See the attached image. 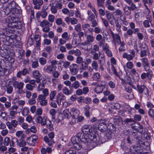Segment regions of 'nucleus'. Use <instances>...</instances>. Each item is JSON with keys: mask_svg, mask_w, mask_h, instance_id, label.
I'll return each mask as SVG.
<instances>
[{"mask_svg": "<svg viewBox=\"0 0 154 154\" xmlns=\"http://www.w3.org/2000/svg\"><path fill=\"white\" fill-rule=\"evenodd\" d=\"M21 11L16 8L11 10L8 14L9 15L7 20L8 21V26L12 28H16L17 26V21L20 15Z\"/></svg>", "mask_w": 154, "mask_h": 154, "instance_id": "1", "label": "nucleus"}, {"mask_svg": "<svg viewBox=\"0 0 154 154\" xmlns=\"http://www.w3.org/2000/svg\"><path fill=\"white\" fill-rule=\"evenodd\" d=\"M81 134L79 137L80 141L84 143H87L90 140L93 142L97 143L98 142L99 137L94 134H91L88 135L86 134L80 133Z\"/></svg>", "mask_w": 154, "mask_h": 154, "instance_id": "2", "label": "nucleus"}, {"mask_svg": "<svg viewBox=\"0 0 154 154\" xmlns=\"http://www.w3.org/2000/svg\"><path fill=\"white\" fill-rule=\"evenodd\" d=\"M48 138L47 136H45L44 137V141L49 146H51L53 143H54L53 138L54 137V132H51L48 134Z\"/></svg>", "mask_w": 154, "mask_h": 154, "instance_id": "3", "label": "nucleus"}, {"mask_svg": "<svg viewBox=\"0 0 154 154\" xmlns=\"http://www.w3.org/2000/svg\"><path fill=\"white\" fill-rule=\"evenodd\" d=\"M48 7L45 8H42L41 11H38L36 14V17L37 18H39L40 17L43 18H46L48 14V12L46 10L48 9Z\"/></svg>", "mask_w": 154, "mask_h": 154, "instance_id": "4", "label": "nucleus"}, {"mask_svg": "<svg viewBox=\"0 0 154 154\" xmlns=\"http://www.w3.org/2000/svg\"><path fill=\"white\" fill-rule=\"evenodd\" d=\"M137 90L139 93L141 94L144 93L146 96L149 95L148 90L145 85H137Z\"/></svg>", "mask_w": 154, "mask_h": 154, "instance_id": "5", "label": "nucleus"}, {"mask_svg": "<svg viewBox=\"0 0 154 154\" xmlns=\"http://www.w3.org/2000/svg\"><path fill=\"white\" fill-rule=\"evenodd\" d=\"M37 139V136L34 135L27 138L26 142L29 145L34 146L35 145Z\"/></svg>", "mask_w": 154, "mask_h": 154, "instance_id": "6", "label": "nucleus"}, {"mask_svg": "<svg viewBox=\"0 0 154 154\" xmlns=\"http://www.w3.org/2000/svg\"><path fill=\"white\" fill-rule=\"evenodd\" d=\"M14 8H16V3L14 2L13 1L8 3L6 7L5 11H4L5 14L8 15V12H9L11 10Z\"/></svg>", "mask_w": 154, "mask_h": 154, "instance_id": "7", "label": "nucleus"}, {"mask_svg": "<svg viewBox=\"0 0 154 154\" xmlns=\"http://www.w3.org/2000/svg\"><path fill=\"white\" fill-rule=\"evenodd\" d=\"M98 123H99L98 129L102 132L105 131L107 129V127L105 121L103 120H100L98 121Z\"/></svg>", "mask_w": 154, "mask_h": 154, "instance_id": "8", "label": "nucleus"}, {"mask_svg": "<svg viewBox=\"0 0 154 154\" xmlns=\"http://www.w3.org/2000/svg\"><path fill=\"white\" fill-rule=\"evenodd\" d=\"M46 97L43 96L42 94H39L38 96L37 100L41 106L46 105L48 104V101Z\"/></svg>", "mask_w": 154, "mask_h": 154, "instance_id": "9", "label": "nucleus"}, {"mask_svg": "<svg viewBox=\"0 0 154 154\" xmlns=\"http://www.w3.org/2000/svg\"><path fill=\"white\" fill-rule=\"evenodd\" d=\"M79 70V66L76 64L73 63L70 66L69 71L71 74L75 75H76Z\"/></svg>", "mask_w": 154, "mask_h": 154, "instance_id": "10", "label": "nucleus"}, {"mask_svg": "<svg viewBox=\"0 0 154 154\" xmlns=\"http://www.w3.org/2000/svg\"><path fill=\"white\" fill-rule=\"evenodd\" d=\"M130 154H142L141 148L138 146H132L130 148Z\"/></svg>", "mask_w": 154, "mask_h": 154, "instance_id": "11", "label": "nucleus"}, {"mask_svg": "<svg viewBox=\"0 0 154 154\" xmlns=\"http://www.w3.org/2000/svg\"><path fill=\"white\" fill-rule=\"evenodd\" d=\"M32 77L36 79V82L38 83L40 82L41 79L40 77L42 75L39 71L38 70H34L32 72Z\"/></svg>", "mask_w": 154, "mask_h": 154, "instance_id": "12", "label": "nucleus"}, {"mask_svg": "<svg viewBox=\"0 0 154 154\" xmlns=\"http://www.w3.org/2000/svg\"><path fill=\"white\" fill-rule=\"evenodd\" d=\"M13 86L18 90L20 91L22 90L24 87V84L23 82L21 81H15L13 82Z\"/></svg>", "mask_w": 154, "mask_h": 154, "instance_id": "13", "label": "nucleus"}, {"mask_svg": "<svg viewBox=\"0 0 154 154\" xmlns=\"http://www.w3.org/2000/svg\"><path fill=\"white\" fill-rule=\"evenodd\" d=\"M110 33L111 35L113 41L116 42L117 43L122 41L120 37L119 34H114L111 30L110 31Z\"/></svg>", "mask_w": 154, "mask_h": 154, "instance_id": "14", "label": "nucleus"}, {"mask_svg": "<svg viewBox=\"0 0 154 154\" xmlns=\"http://www.w3.org/2000/svg\"><path fill=\"white\" fill-rule=\"evenodd\" d=\"M57 102L59 105L61 104V102L62 100H65L66 99V97L65 95L62 93H58L57 96Z\"/></svg>", "mask_w": 154, "mask_h": 154, "instance_id": "15", "label": "nucleus"}, {"mask_svg": "<svg viewBox=\"0 0 154 154\" xmlns=\"http://www.w3.org/2000/svg\"><path fill=\"white\" fill-rule=\"evenodd\" d=\"M92 129L89 127L88 125H85L83 126L82 128V131L83 133L86 134H94V133L92 132Z\"/></svg>", "mask_w": 154, "mask_h": 154, "instance_id": "16", "label": "nucleus"}, {"mask_svg": "<svg viewBox=\"0 0 154 154\" xmlns=\"http://www.w3.org/2000/svg\"><path fill=\"white\" fill-rule=\"evenodd\" d=\"M32 3L34 5V8L38 10L40 8V6L43 4V0H32Z\"/></svg>", "mask_w": 154, "mask_h": 154, "instance_id": "17", "label": "nucleus"}, {"mask_svg": "<svg viewBox=\"0 0 154 154\" xmlns=\"http://www.w3.org/2000/svg\"><path fill=\"white\" fill-rule=\"evenodd\" d=\"M79 114L80 112L78 109L75 108H72L71 111L70 112V115L73 118L76 119L77 118H78Z\"/></svg>", "mask_w": 154, "mask_h": 154, "instance_id": "18", "label": "nucleus"}, {"mask_svg": "<svg viewBox=\"0 0 154 154\" xmlns=\"http://www.w3.org/2000/svg\"><path fill=\"white\" fill-rule=\"evenodd\" d=\"M141 61L144 69H148L149 65L148 59L146 57H144L141 59Z\"/></svg>", "mask_w": 154, "mask_h": 154, "instance_id": "19", "label": "nucleus"}, {"mask_svg": "<svg viewBox=\"0 0 154 154\" xmlns=\"http://www.w3.org/2000/svg\"><path fill=\"white\" fill-rule=\"evenodd\" d=\"M81 42V39L77 34L75 35L72 38V43L76 45H78Z\"/></svg>", "mask_w": 154, "mask_h": 154, "instance_id": "20", "label": "nucleus"}, {"mask_svg": "<svg viewBox=\"0 0 154 154\" xmlns=\"http://www.w3.org/2000/svg\"><path fill=\"white\" fill-rule=\"evenodd\" d=\"M6 125L8 128H12V127L15 128L18 125L17 120H13L11 122H8L6 123Z\"/></svg>", "mask_w": 154, "mask_h": 154, "instance_id": "21", "label": "nucleus"}, {"mask_svg": "<svg viewBox=\"0 0 154 154\" xmlns=\"http://www.w3.org/2000/svg\"><path fill=\"white\" fill-rule=\"evenodd\" d=\"M81 134L80 133H78L75 136L72 137L71 141L72 143L80 142L79 137H80Z\"/></svg>", "mask_w": 154, "mask_h": 154, "instance_id": "22", "label": "nucleus"}, {"mask_svg": "<svg viewBox=\"0 0 154 154\" xmlns=\"http://www.w3.org/2000/svg\"><path fill=\"white\" fill-rule=\"evenodd\" d=\"M40 26L42 27L46 26H52V23H49L47 20H44L40 23Z\"/></svg>", "mask_w": 154, "mask_h": 154, "instance_id": "23", "label": "nucleus"}, {"mask_svg": "<svg viewBox=\"0 0 154 154\" xmlns=\"http://www.w3.org/2000/svg\"><path fill=\"white\" fill-rule=\"evenodd\" d=\"M37 120L39 123H40L42 125H44L46 124V119L42 118L41 116H38L36 117Z\"/></svg>", "mask_w": 154, "mask_h": 154, "instance_id": "24", "label": "nucleus"}, {"mask_svg": "<svg viewBox=\"0 0 154 154\" xmlns=\"http://www.w3.org/2000/svg\"><path fill=\"white\" fill-rule=\"evenodd\" d=\"M148 20H145L143 22V24L145 27L146 28H149L150 26L149 23H151L152 21V19L151 17H149V18H147ZM152 26V24H151Z\"/></svg>", "mask_w": 154, "mask_h": 154, "instance_id": "25", "label": "nucleus"}, {"mask_svg": "<svg viewBox=\"0 0 154 154\" xmlns=\"http://www.w3.org/2000/svg\"><path fill=\"white\" fill-rule=\"evenodd\" d=\"M41 36L38 35H36L34 36V39L36 42V47H39L40 45Z\"/></svg>", "mask_w": 154, "mask_h": 154, "instance_id": "26", "label": "nucleus"}, {"mask_svg": "<svg viewBox=\"0 0 154 154\" xmlns=\"http://www.w3.org/2000/svg\"><path fill=\"white\" fill-rule=\"evenodd\" d=\"M123 10L126 15L129 16L131 14V11L130 10L129 6H125L123 8Z\"/></svg>", "mask_w": 154, "mask_h": 154, "instance_id": "27", "label": "nucleus"}, {"mask_svg": "<svg viewBox=\"0 0 154 154\" xmlns=\"http://www.w3.org/2000/svg\"><path fill=\"white\" fill-rule=\"evenodd\" d=\"M54 3L53 2L52 4L50 3L49 5L51 6V11L53 14H56L57 12V8L54 5Z\"/></svg>", "mask_w": 154, "mask_h": 154, "instance_id": "28", "label": "nucleus"}, {"mask_svg": "<svg viewBox=\"0 0 154 154\" xmlns=\"http://www.w3.org/2000/svg\"><path fill=\"white\" fill-rule=\"evenodd\" d=\"M91 66L92 67L95 71L98 70L99 68V65L97 61H93L91 63Z\"/></svg>", "mask_w": 154, "mask_h": 154, "instance_id": "29", "label": "nucleus"}, {"mask_svg": "<svg viewBox=\"0 0 154 154\" xmlns=\"http://www.w3.org/2000/svg\"><path fill=\"white\" fill-rule=\"evenodd\" d=\"M114 15L116 16H120L122 18L124 15L122 11L119 9L116 10L114 12Z\"/></svg>", "mask_w": 154, "mask_h": 154, "instance_id": "30", "label": "nucleus"}, {"mask_svg": "<svg viewBox=\"0 0 154 154\" xmlns=\"http://www.w3.org/2000/svg\"><path fill=\"white\" fill-rule=\"evenodd\" d=\"M29 112V108L26 107H24L23 109L21 114L23 116H27Z\"/></svg>", "mask_w": 154, "mask_h": 154, "instance_id": "31", "label": "nucleus"}, {"mask_svg": "<svg viewBox=\"0 0 154 154\" xmlns=\"http://www.w3.org/2000/svg\"><path fill=\"white\" fill-rule=\"evenodd\" d=\"M118 44L120 45V46L119 49V50L120 53L121 51H123L125 50V44L123 41H121V42L118 43Z\"/></svg>", "mask_w": 154, "mask_h": 154, "instance_id": "32", "label": "nucleus"}, {"mask_svg": "<svg viewBox=\"0 0 154 154\" xmlns=\"http://www.w3.org/2000/svg\"><path fill=\"white\" fill-rule=\"evenodd\" d=\"M46 66V68L45 70L47 72L49 73H51L53 72L54 70H55L56 69L51 65H47Z\"/></svg>", "mask_w": 154, "mask_h": 154, "instance_id": "33", "label": "nucleus"}, {"mask_svg": "<svg viewBox=\"0 0 154 154\" xmlns=\"http://www.w3.org/2000/svg\"><path fill=\"white\" fill-rule=\"evenodd\" d=\"M73 148L75 150H79L82 147V146L80 142L72 143Z\"/></svg>", "mask_w": 154, "mask_h": 154, "instance_id": "34", "label": "nucleus"}, {"mask_svg": "<svg viewBox=\"0 0 154 154\" xmlns=\"http://www.w3.org/2000/svg\"><path fill=\"white\" fill-rule=\"evenodd\" d=\"M32 67L33 69H35L37 68L39 65L38 60L36 59H35L34 60H31Z\"/></svg>", "mask_w": 154, "mask_h": 154, "instance_id": "35", "label": "nucleus"}, {"mask_svg": "<svg viewBox=\"0 0 154 154\" xmlns=\"http://www.w3.org/2000/svg\"><path fill=\"white\" fill-rule=\"evenodd\" d=\"M15 142H17V143H18V140L17 138L14 137L11 140H10L9 143L10 146L11 147L14 146Z\"/></svg>", "mask_w": 154, "mask_h": 154, "instance_id": "36", "label": "nucleus"}, {"mask_svg": "<svg viewBox=\"0 0 154 154\" xmlns=\"http://www.w3.org/2000/svg\"><path fill=\"white\" fill-rule=\"evenodd\" d=\"M90 108L89 105H86L84 108V111H85V115L87 117H89L90 115Z\"/></svg>", "mask_w": 154, "mask_h": 154, "instance_id": "37", "label": "nucleus"}, {"mask_svg": "<svg viewBox=\"0 0 154 154\" xmlns=\"http://www.w3.org/2000/svg\"><path fill=\"white\" fill-rule=\"evenodd\" d=\"M100 77V74L99 73L96 72L93 74L92 78L94 81H98L99 80Z\"/></svg>", "mask_w": 154, "mask_h": 154, "instance_id": "38", "label": "nucleus"}, {"mask_svg": "<svg viewBox=\"0 0 154 154\" xmlns=\"http://www.w3.org/2000/svg\"><path fill=\"white\" fill-rule=\"evenodd\" d=\"M80 85V83L78 81H75L72 84L71 88L77 89L79 87Z\"/></svg>", "mask_w": 154, "mask_h": 154, "instance_id": "39", "label": "nucleus"}, {"mask_svg": "<svg viewBox=\"0 0 154 154\" xmlns=\"http://www.w3.org/2000/svg\"><path fill=\"white\" fill-rule=\"evenodd\" d=\"M122 57L123 58L126 59L128 61L131 60L134 58L133 56L132 57L131 54H128L126 53H125L123 54Z\"/></svg>", "mask_w": 154, "mask_h": 154, "instance_id": "40", "label": "nucleus"}, {"mask_svg": "<svg viewBox=\"0 0 154 154\" xmlns=\"http://www.w3.org/2000/svg\"><path fill=\"white\" fill-rule=\"evenodd\" d=\"M62 75L63 79L64 80L68 79L69 77V75L68 74L67 72L65 70L63 71L62 72Z\"/></svg>", "mask_w": 154, "mask_h": 154, "instance_id": "41", "label": "nucleus"}, {"mask_svg": "<svg viewBox=\"0 0 154 154\" xmlns=\"http://www.w3.org/2000/svg\"><path fill=\"white\" fill-rule=\"evenodd\" d=\"M99 49V46L97 44L93 45L92 48L91 50V53H94L98 51Z\"/></svg>", "mask_w": 154, "mask_h": 154, "instance_id": "42", "label": "nucleus"}, {"mask_svg": "<svg viewBox=\"0 0 154 154\" xmlns=\"http://www.w3.org/2000/svg\"><path fill=\"white\" fill-rule=\"evenodd\" d=\"M62 92L64 94L66 95H68L72 94V92L66 87H63L62 89Z\"/></svg>", "mask_w": 154, "mask_h": 154, "instance_id": "43", "label": "nucleus"}, {"mask_svg": "<svg viewBox=\"0 0 154 154\" xmlns=\"http://www.w3.org/2000/svg\"><path fill=\"white\" fill-rule=\"evenodd\" d=\"M62 38L67 41H69L70 38L69 35H68L67 32H65L63 33L61 35Z\"/></svg>", "mask_w": 154, "mask_h": 154, "instance_id": "44", "label": "nucleus"}, {"mask_svg": "<svg viewBox=\"0 0 154 154\" xmlns=\"http://www.w3.org/2000/svg\"><path fill=\"white\" fill-rule=\"evenodd\" d=\"M86 41L88 43H92L94 41V37L92 35H88L86 37Z\"/></svg>", "mask_w": 154, "mask_h": 154, "instance_id": "45", "label": "nucleus"}, {"mask_svg": "<svg viewBox=\"0 0 154 154\" xmlns=\"http://www.w3.org/2000/svg\"><path fill=\"white\" fill-rule=\"evenodd\" d=\"M103 88L97 85L94 89V91L97 94L101 93L103 92Z\"/></svg>", "mask_w": 154, "mask_h": 154, "instance_id": "46", "label": "nucleus"}, {"mask_svg": "<svg viewBox=\"0 0 154 154\" xmlns=\"http://www.w3.org/2000/svg\"><path fill=\"white\" fill-rule=\"evenodd\" d=\"M113 121L115 125H119L121 124L122 123V119L120 117H118V118L114 119Z\"/></svg>", "mask_w": 154, "mask_h": 154, "instance_id": "47", "label": "nucleus"}, {"mask_svg": "<svg viewBox=\"0 0 154 154\" xmlns=\"http://www.w3.org/2000/svg\"><path fill=\"white\" fill-rule=\"evenodd\" d=\"M57 91H51L50 94V99L51 100H53L55 99V97L57 94Z\"/></svg>", "mask_w": 154, "mask_h": 154, "instance_id": "48", "label": "nucleus"}, {"mask_svg": "<svg viewBox=\"0 0 154 154\" xmlns=\"http://www.w3.org/2000/svg\"><path fill=\"white\" fill-rule=\"evenodd\" d=\"M81 63V69L84 70H86L88 69V64L85 61H83Z\"/></svg>", "mask_w": 154, "mask_h": 154, "instance_id": "49", "label": "nucleus"}, {"mask_svg": "<svg viewBox=\"0 0 154 154\" xmlns=\"http://www.w3.org/2000/svg\"><path fill=\"white\" fill-rule=\"evenodd\" d=\"M55 19V16L52 14H49L48 17V21L51 23H53L54 20Z\"/></svg>", "mask_w": 154, "mask_h": 154, "instance_id": "50", "label": "nucleus"}, {"mask_svg": "<svg viewBox=\"0 0 154 154\" xmlns=\"http://www.w3.org/2000/svg\"><path fill=\"white\" fill-rule=\"evenodd\" d=\"M39 61L41 65H44L46 63L47 60L46 59L42 57L39 59Z\"/></svg>", "mask_w": 154, "mask_h": 154, "instance_id": "51", "label": "nucleus"}, {"mask_svg": "<svg viewBox=\"0 0 154 154\" xmlns=\"http://www.w3.org/2000/svg\"><path fill=\"white\" fill-rule=\"evenodd\" d=\"M63 114L67 119H68L69 117V115H70V112L68 109H65L63 112Z\"/></svg>", "mask_w": 154, "mask_h": 154, "instance_id": "52", "label": "nucleus"}, {"mask_svg": "<svg viewBox=\"0 0 154 154\" xmlns=\"http://www.w3.org/2000/svg\"><path fill=\"white\" fill-rule=\"evenodd\" d=\"M9 111L10 112L9 115L11 116L12 119H13L15 117V115L17 113V112L14 111L12 110L11 109H9Z\"/></svg>", "mask_w": 154, "mask_h": 154, "instance_id": "53", "label": "nucleus"}, {"mask_svg": "<svg viewBox=\"0 0 154 154\" xmlns=\"http://www.w3.org/2000/svg\"><path fill=\"white\" fill-rule=\"evenodd\" d=\"M10 139L8 137H6L5 138L4 140V145L5 146H8L10 140Z\"/></svg>", "mask_w": 154, "mask_h": 154, "instance_id": "54", "label": "nucleus"}, {"mask_svg": "<svg viewBox=\"0 0 154 154\" xmlns=\"http://www.w3.org/2000/svg\"><path fill=\"white\" fill-rule=\"evenodd\" d=\"M24 118L21 116H19L17 118V120L18 124L19 125L23 123L24 122Z\"/></svg>", "mask_w": 154, "mask_h": 154, "instance_id": "55", "label": "nucleus"}, {"mask_svg": "<svg viewBox=\"0 0 154 154\" xmlns=\"http://www.w3.org/2000/svg\"><path fill=\"white\" fill-rule=\"evenodd\" d=\"M51 43V40L48 38H45L43 40V44L47 45H49Z\"/></svg>", "mask_w": 154, "mask_h": 154, "instance_id": "56", "label": "nucleus"}, {"mask_svg": "<svg viewBox=\"0 0 154 154\" xmlns=\"http://www.w3.org/2000/svg\"><path fill=\"white\" fill-rule=\"evenodd\" d=\"M74 30L77 32L81 31L82 30L81 25L80 24L78 23L74 26Z\"/></svg>", "mask_w": 154, "mask_h": 154, "instance_id": "57", "label": "nucleus"}, {"mask_svg": "<svg viewBox=\"0 0 154 154\" xmlns=\"http://www.w3.org/2000/svg\"><path fill=\"white\" fill-rule=\"evenodd\" d=\"M43 96L46 97L48 96L49 94V90L48 88H45L42 91Z\"/></svg>", "mask_w": 154, "mask_h": 154, "instance_id": "58", "label": "nucleus"}, {"mask_svg": "<svg viewBox=\"0 0 154 154\" xmlns=\"http://www.w3.org/2000/svg\"><path fill=\"white\" fill-rule=\"evenodd\" d=\"M57 62L58 61L56 60H51V65L56 69L57 68Z\"/></svg>", "mask_w": 154, "mask_h": 154, "instance_id": "59", "label": "nucleus"}, {"mask_svg": "<svg viewBox=\"0 0 154 154\" xmlns=\"http://www.w3.org/2000/svg\"><path fill=\"white\" fill-rule=\"evenodd\" d=\"M44 84L43 83H40L37 87V90L38 91H41L44 89Z\"/></svg>", "mask_w": 154, "mask_h": 154, "instance_id": "60", "label": "nucleus"}, {"mask_svg": "<svg viewBox=\"0 0 154 154\" xmlns=\"http://www.w3.org/2000/svg\"><path fill=\"white\" fill-rule=\"evenodd\" d=\"M18 145L20 147H22L25 146L26 145V141L24 140H20V142L18 143Z\"/></svg>", "mask_w": 154, "mask_h": 154, "instance_id": "61", "label": "nucleus"}, {"mask_svg": "<svg viewBox=\"0 0 154 154\" xmlns=\"http://www.w3.org/2000/svg\"><path fill=\"white\" fill-rule=\"evenodd\" d=\"M93 54V58L94 60H98L100 57V54L97 53L95 52L94 53H91Z\"/></svg>", "mask_w": 154, "mask_h": 154, "instance_id": "62", "label": "nucleus"}, {"mask_svg": "<svg viewBox=\"0 0 154 154\" xmlns=\"http://www.w3.org/2000/svg\"><path fill=\"white\" fill-rule=\"evenodd\" d=\"M142 119V117L140 115L135 114L134 117V120L136 121H141Z\"/></svg>", "mask_w": 154, "mask_h": 154, "instance_id": "63", "label": "nucleus"}, {"mask_svg": "<svg viewBox=\"0 0 154 154\" xmlns=\"http://www.w3.org/2000/svg\"><path fill=\"white\" fill-rule=\"evenodd\" d=\"M149 116L151 118L154 117V110L151 108L149 109L148 111Z\"/></svg>", "mask_w": 154, "mask_h": 154, "instance_id": "64", "label": "nucleus"}]
</instances>
